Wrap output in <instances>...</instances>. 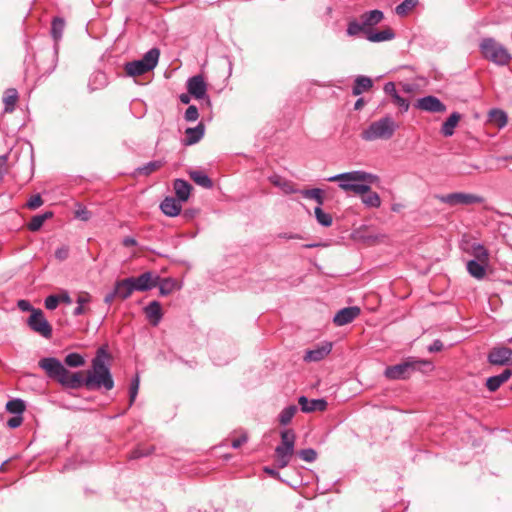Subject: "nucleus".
I'll return each instance as SVG.
<instances>
[{
	"label": "nucleus",
	"instance_id": "1",
	"mask_svg": "<svg viewBox=\"0 0 512 512\" xmlns=\"http://www.w3.org/2000/svg\"><path fill=\"white\" fill-rule=\"evenodd\" d=\"M327 180L338 182L339 187L345 192L363 195L369 192L371 184L377 180V177L362 170H355L331 176Z\"/></svg>",
	"mask_w": 512,
	"mask_h": 512
},
{
	"label": "nucleus",
	"instance_id": "2",
	"mask_svg": "<svg viewBox=\"0 0 512 512\" xmlns=\"http://www.w3.org/2000/svg\"><path fill=\"white\" fill-rule=\"evenodd\" d=\"M38 365L50 378L58 380L63 386L77 389L85 385V379L82 377L81 372L71 373L57 358H42Z\"/></svg>",
	"mask_w": 512,
	"mask_h": 512
},
{
	"label": "nucleus",
	"instance_id": "3",
	"mask_svg": "<svg viewBox=\"0 0 512 512\" xmlns=\"http://www.w3.org/2000/svg\"><path fill=\"white\" fill-rule=\"evenodd\" d=\"M108 354L103 348H100L96 357L92 361V371H90L85 378V386L89 390L105 388L111 390L114 386V381L107 367L105 361Z\"/></svg>",
	"mask_w": 512,
	"mask_h": 512
},
{
	"label": "nucleus",
	"instance_id": "4",
	"mask_svg": "<svg viewBox=\"0 0 512 512\" xmlns=\"http://www.w3.org/2000/svg\"><path fill=\"white\" fill-rule=\"evenodd\" d=\"M416 370L423 372L431 371L433 370V364L428 360L409 357L402 363L388 366L384 371V375L390 380L407 379Z\"/></svg>",
	"mask_w": 512,
	"mask_h": 512
},
{
	"label": "nucleus",
	"instance_id": "5",
	"mask_svg": "<svg viewBox=\"0 0 512 512\" xmlns=\"http://www.w3.org/2000/svg\"><path fill=\"white\" fill-rule=\"evenodd\" d=\"M398 128V123L391 116H385L370 123L361 132V138L365 141L389 140Z\"/></svg>",
	"mask_w": 512,
	"mask_h": 512
},
{
	"label": "nucleus",
	"instance_id": "6",
	"mask_svg": "<svg viewBox=\"0 0 512 512\" xmlns=\"http://www.w3.org/2000/svg\"><path fill=\"white\" fill-rule=\"evenodd\" d=\"M479 48L485 59L498 66L508 65L512 59L508 50L494 38L482 39Z\"/></svg>",
	"mask_w": 512,
	"mask_h": 512
},
{
	"label": "nucleus",
	"instance_id": "7",
	"mask_svg": "<svg viewBox=\"0 0 512 512\" xmlns=\"http://www.w3.org/2000/svg\"><path fill=\"white\" fill-rule=\"evenodd\" d=\"M296 435L292 429L281 432V443L275 448V463L277 468L287 467L295 452Z\"/></svg>",
	"mask_w": 512,
	"mask_h": 512
},
{
	"label": "nucleus",
	"instance_id": "8",
	"mask_svg": "<svg viewBox=\"0 0 512 512\" xmlns=\"http://www.w3.org/2000/svg\"><path fill=\"white\" fill-rule=\"evenodd\" d=\"M160 51L157 48H152L144 54V56L125 65V71L129 76H140L153 70L159 60Z\"/></svg>",
	"mask_w": 512,
	"mask_h": 512
},
{
	"label": "nucleus",
	"instance_id": "9",
	"mask_svg": "<svg viewBox=\"0 0 512 512\" xmlns=\"http://www.w3.org/2000/svg\"><path fill=\"white\" fill-rule=\"evenodd\" d=\"M27 324L30 329L44 338H50L52 336V327L44 316L42 310H33V313L29 316Z\"/></svg>",
	"mask_w": 512,
	"mask_h": 512
},
{
	"label": "nucleus",
	"instance_id": "10",
	"mask_svg": "<svg viewBox=\"0 0 512 512\" xmlns=\"http://www.w3.org/2000/svg\"><path fill=\"white\" fill-rule=\"evenodd\" d=\"M438 199L447 205L457 206V205H471L476 203H482L483 198L474 194L469 193H450L447 195L438 196Z\"/></svg>",
	"mask_w": 512,
	"mask_h": 512
},
{
	"label": "nucleus",
	"instance_id": "11",
	"mask_svg": "<svg viewBox=\"0 0 512 512\" xmlns=\"http://www.w3.org/2000/svg\"><path fill=\"white\" fill-rule=\"evenodd\" d=\"M132 280L133 288L135 291H148L154 287H157L159 276L147 271L139 275L138 277H130Z\"/></svg>",
	"mask_w": 512,
	"mask_h": 512
},
{
	"label": "nucleus",
	"instance_id": "12",
	"mask_svg": "<svg viewBox=\"0 0 512 512\" xmlns=\"http://www.w3.org/2000/svg\"><path fill=\"white\" fill-rule=\"evenodd\" d=\"M331 350L332 343L325 341L320 344H317L312 349L307 350L303 359L306 362H318L324 359L327 355H329Z\"/></svg>",
	"mask_w": 512,
	"mask_h": 512
},
{
	"label": "nucleus",
	"instance_id": "13",
	"mask_svg": "<svg viewBox=\"0 0 512 512\" xmlns=\"http://www.w3.org/2000/svg\"><path fill=\"white\" fill-rule=\"evenodd\" d=\"M188 93L196 99H203L206 96L207 86L203 76L195 75L187 80Z\"/></svg>",
	"mask_w": 512,
	"mask_h": 512
},
{
	"label": "nucleus",
	"instance_id": "14",
	"mask_svg": "<svg viewBox=\"0 0 512 512\" xmlns=\"http://www.w3.org/2000/svg\"><path fill=\"white\" fill-rule=\"evenodd\" d=\"M488 361L493 365L512 364V350L507 347H496L488 354Z\"/></svg>",
	"mask_w": 512,
	"mask_h": 512
},
{
	"label": "nucleus",
	"instance_id": "15",
	"mask_svg": "<svg viewBox=\"0 0 512 512\" xmlns=\"http://www.w3.org/2000/svg\"><path fill=\"white\" fill-rule=\"evenodd\" d=\"M416 107L420 110L440 113L446 111V106L435 96H425L417 100Z\"/></svg>",
	"mask_w": 512,
	"mask_h": 512
},
{
	"label": "nucleus",
	"instance_id": "16",
	"mask_svg": "<svg viewBox=\"0 0 512 512\" xmlns=\"http://www.w3.org/2000/svg\"><path fill=\"white\" fill-rule=\"evenodd\" d=\"M361 313V310L357 306L345 307L339 310L334 318L333 322L337 326H344L346 324L351 323L354 319H356Z\"/></svg>",
	"mask_w": 512,
	"mask_h": 512
},
{
	"label": "nucleus",
	"instance_id": "17",
	"mask_svg": "<svg viewBox=\"0 0 512 512\" xmlns=\"http://www.w3.org/2000/svg\"><path fill=\"white\" fill-rule=\"evenodd\" d=\"M301 411L304 413H310L315 411H324L327 408V401L324 399H312L309 400L305 396H300L298 399Z\"/></svg>",
	"mask_w": 512,
	"mask_h": 512
},
{
	"label": "nucleus",
	"instance_id": "18",
	"mask_svg": "<svg viewBox=\"0 0 512 512\" xmlns=\"http://www.w3.org/2000/svg\"><path fill=\"white\" fill-rule=\"evenodd\" d=\"M114 289L115 294H117V298L120 300L128 299L135 291L133 288L132 280L129 277L116 281Z\"/></svg>",
	"mask_w": 512,
	"mask_h": 512
},
{
	"label": "nucleus",
	"instance_id": "19",
	"mask_svg": "<svg viewBox=\"0 0 512 512\" xmlns=\"http://www.w3.org/2000/svg\"><path fill=\"white\" fill-rule=\"evenodd\" d=\"M161 211L169 217L177 216L181 209V202L173 197H166L160 204Z\"/></svg>",
	"mask_w": 512,
	"mask_h": 512
},
{
	"label": "nucleus",
	"instance_id": "20",
	"mask_svg": "<svg viewBox=\"0 0 512 512\" xmlns=\"http://www.w3.org/2000/svg\"><path fill=\"white\" fill-rule=\"evenodd\" d=\"M488 266L489 263H482L472 259L466 263L467 272L477 280H482L486 276Z\"/></svg>",
	"mask_w": 512,
	"mask_h": 512
},
{
	"label": "nucleus",
	"instance_id": "21",
	"mask_svg": "<svg viewBox=\"0 0 512 512\" xmlns=\"http://www.w3.org/2000/svg\"><path fill=\"white\" fill-rule=\"evenodd\" d=\"M204 136V125L199 123L196 127H190L185 130L183 144L190 146L198 143Z\"/></svg>",
	"mask_w": 512,
	"mask_h": 512
},
{
	"label": "nucleus",
	"instance_id": "22",
	"mask_svg": "<svg viewBox=\"0 0 512 512\" xmlns=\"http://www.w3.org/2000/svg\"><path fill=\"white\" fill-rule=\"evenodd\" d=\"M466 253L473 257L472 260L489 263V251L480 243H472Z\"/></svg>",
	"mask_w": 512,
	"mask_h": 512
},
{
	"label": "nucleus",
	"instance_id": "23",
	"mask_svg": "<svg viewBox=\"0 0 512 512\" xmlns=\"http://www.w3.org/2000/svg\"><path fill=\"white\" fill-rule=\"evenodd\" d=\"M173 188L177 197V200L180 202H185L188 200L192 186L183 179H176L173 183Z\"/></svg>",
	"mask_w": 512,
	"mask_h": 512
},
{
	"label": "nucleus",
	"instance_id": "24",
	"mask_svg": "<svg viewBox=\"0 0 512 512\" xmlns=\"http://www.w3.org/2000/svg\"><path fill=\"white\" fill-rule=\"evenodd\" d=\"M146 317L154 326L158 325L162 318V308L158 301H152L144 309Z\"/></svg>",
	"mask_w": 512,
	"mask_h": 512
},
{
	"label": "nucleus",
	"instance_id": "25",
	"mask_svg": "<svg viewBox=\"0 0 512 512\" xmlns=\"http://www.w3.org/2000/svg\"><path fill=\"white\" fill-rule=\"evenodd\" d=\"M511 376L512 370L505 369L501 374L489 377L486 381V387L489 391L494 392Z\"/></svg>",
	"mask_w": 512,
	"mask_h": 512
},
{
	"label": "nucleus",
	"instance_id": "26",
	"mask_svg": "<svg viewBox=\"0 0 512 512\" xmlns=\"http://www.w3.org/2000/svg\"><path fill=\"white\" fill-rule=\"evenodd\" d=\"M384 18L383 12L380 10H371L368 12L363 13L360 16V20L362 24L364 25L365 29L373 27L380 23Z\"/></svg>",
	"mask_w": 512,
	"mask_h": 512
},
{
	"label": "nucleus",
	"instance_id": "27",
	"mask_svg": "<svg viewBox=\"0 0 512 512\" xmlns=\"http://www.w3.org/2000/svg\"><path fill=\"white\" fill-rule=\"evenodd\" d=\"M461 115L458 112H453L446 121L442 124L441 134L445 137H450L454 134V130L457 127Z\"/></svg>",
	"mask_w": 512,
	"mask_h": 512
},
{
	"label": "nucleus",
	"instance_id": "28",
	"mask_svg": "<svg viewBox=\"0 0 512 512\" xmlns=\"http://www.w3.org/2000/svg\"><path fill=\"white\" fill-rule=\"evenodd\" d=\"M394 36H395V34L390 28H387V29H384L381 31H377V32H374L371 30L366 31V38L370 42L388 41V40H392L394 38Z\"/></svg>",
	"mask_w": 512,
	"mask_h": 512
},
{
	"label": "nucleus",
	"instance_id": "29",
	"mask_svg": "<svg viewBox=\"0 0 512 512\" xmlns=\"http://www.w3.org/2000/svg\"><path fill=\"white\" fill-rule=\"evenodd\" d=\"M189 176L197 185L203 188L210 189L213 186L212 180L201 170H191Z\"/></svg>",
	"mask_w": 512,
	"mask_h": 512
},
{
	"label": "nucleus",
	"instance_id": "30",
	"mask_svg": "<svg viewBox=\"0 0 512 512\" xmlns=\"http://www.w3.org/2000/svg\"><path fill=\"white\" fill-rule=\"evenodd\" d=\"M373 85L372 80L366 76H358L353 85L352 93L355 96L362 94L365 91H368Z\"/></svg>",
	"mask_w": 512,
	"mask_h": 512
},
{
	"label": "nucleus",
	"instance_id": "31",
	"mask_svg": "<svg viewBox=\"0 0 512 512\" xmlns=\"http://www.w3.org/2000/svg\"><path fill=\"white\" fill-rule=\"evenodd\" d=\"M18 100V91L15 88H8L3 97V102L5 104L4 111L6 113H11L15 109L16 102Z\"/></svg>",
	"mask_w": 512,
	"mask_h": 512
},
{
	"label": "nucleus",
	"instance_id": "32",
	"mask_svg": "<svg viewBox=\"0 0 512 512\" xmlns=\"http://www.w3.org/2000/svg\"><path fill=\"white\" fill-rule=\"evenodd\" d=\"M52 216H53V213L51 211H47L43 214H38V215L33 216L28 224L29 230L33 231V232L38 231L42 227L44 222L47 219H50Z\"/></svg>",
	"mask_w": 512,
	"mask_h": 512
},
{
	"label": "nucleus",
	"instance_id": "33",
	"mask_svg": "<svg viewBox=\"0 0 512 512\" xmlns=\"http://www.w3.org/2000/svg\"><path fill=\"white\" fill-rule=\"evenodd\" d=\"M157 286L159 287V292L162 296L169 295L176 288V281L171 278L161 279L159 277V281Z\"/></svg>",
	"mask_w": 512,
	"mask_h": 512
},
{
	"label": "nucleus",
	"instance_id": "34",
	"mask_svg": "<svg viewBox=\"0 0 512 512\" xmlns=\"http://www.w3.org/2000/svg\"><path fill=\"white\" fill-rule=\"evenodd\" d=\"M300 194L304 198L315 200L318 206H322L324 203L323 191L319 188L301 190Z\"/></svg>",
	"mask_w": 512,
	"mask_h": 512
},
{
	"label": "nucleus",
	"instance_id": "35",
	"mask_svg": "<svg viewBox=\"0 0 512 512\" xmlns=\"http://www.w3.org/2000/svg\"><path fill=\"white\" fill-rule=\"evenodd\" d=\"M26 405L25 402L22 399H13L7 402L6 404V410L9 413L15 414V415H22V413L25 411Z\"/></svg>",
	"mask_w": 512,
	"mask_h": 512
},
{
	"label": "nucleus",
	"instance_id": "36",
	"mask_svg": "<svg viewBox=\"0 0 512 512\" xmlns=\"http://www.w3.org/2000/svg\"><path fill=\"white\" fill-rule=\"evenodd\" d=\"M362 202L367 207L372 208H378L381 205L380 196L376 192L371 191V189L362 195Z\"/></svg>",
	"mask_w": 512,
	"mask_h": 512
},
{
	"label": "nucleus",
	"instance_id": "37",
	"mask_svg": "<svg viewBox=\"0 0 512 512\" xmlns=\"http://www.w3.org/2000/svg\"><path fill=\"white\" fill-rule=\"evenodd\" d=\"M417 4L418 0H404L396 6L395 12L399 16H406L417 6Z\"/></svg>",
	"mask_w": 512,
	"mask_h": 512
},
{
	"label": "nucleus",
	"instance_id": "38",
	"mask_svg": "<svg viewBox=\"0 0 512 512\" xmlns=\"http://www.w3.org/2000/svg\"><path fill=\"white\" fill-rule=\"evenodd\" d=\"M297 412V407L295 405H290L285 407L281 413L279 414V422L281 425H287L291 422L292 418Z\"/></svg>",
	"mask_w": 512,
	"mask_h": 512
},
{
	"label": "nucleus",
	"instance_id": "39",
	"mask_svg": "<svg viewBox=\"0 0 512 512\" xmlns=\"http://www.w3.org/2000/svg\"><path fill=\"white\" fill-rule=\"evenodd\" d=\"M91 300V296L87 292H83L79 294L77 297L76 303L78 304L77 307L73 311L74 316H80L85 313L84 305L89 303Z\"/></svg>",
	"mask_w": 512,
	"mask_h": 512
},
{
	"label": "nucleus",
	"instance_id": "40",
	"mask_svg": "<svg viewBox=\"0 0 512 512\" xmlns=\"http://www.w3.org/2000/svg\"><path fill=\"white\" fill-rule=\"evenodd\" d=\"M315 217L319 224L324 227H329L332 224V216L321 209V206H317L314 210Z\"/></svg>",
	"mask_w": 512,
	"mask_h": 512
},
{
	"label": "nucleus",
	"instance_id": "41",
	"mask_svg": "<svg viewBox=\"0 0 512 512\" xmlns=\"http://www.w3.org/2000/svg\"><path fill=\"white\" fill-rule=\"evenodd\" d=\"M64 26H65V22L63 19L55 18L53 20L52 27H51V34L56 41L62 37Z\"/></svg>",
	"mask_w": 512,
	"mask_h": 512
},
{
	"label": "nucleus",
	"instance_id": "42",
	"mask_svg": "<svg viewBox=\"0 0 512 512\" xmlns=\"http://www.w3.org/2000/svg\"><path fill=\"white\" fill-rule=\"evenodd\" d=\"M163 166V162L161 160L150 161L144 166L138 168V172L143 175H149L150 173L158 170Z\"/></svg>",
	"mask_w": 512,
	"mask_h": 512
},
{
	"label": "nucleus",
	"instance_id": "43",
	"mask_svg": "<svg viewBox=\"0 0 512 512\" xmlns=\"http://www.w3.org/2000/svg\"><path fill=\"white\" fill-rule=\"evenodd\" d=\"M84 362V358L78 353H70L65 357V364L70 367H80Z\"/></svg>",
	"mask_w": 512,
	"mask_h": 512
},
{
	"label": "nucleus",
	"instance_id": "44",
	"mask_svg": "<svg viewBox=\"0 0 512 512\" xmlns=\"http://www.w3.org/2000/svg\"><path fill=\"white\" fill-rule=\"evenodd\" d=\"M139 385H140V379H139V376L136 375L132 381H131V384H130V389H129V406H132L136 397H137V394H138V390H139Z\"/></svg>",
	"mask_w": 512,
	"mask_h": 512
},
{
	"label": "nucleus",
	"instance_id": "45",
	"mask_svg": "<svg viewBox=\"0 0 512 512\" xmlns=\"http://www.w3.org/2000/svg\"><path fill=\"white\" fill-rule=\"evenodd\" d=\"M362 31L366 33L367 30L365 29V27L361 21L360 22H358V21L349 22L348 27H347V34L349 36H356Z\"/></svg>",
	"mask_w": 512,
	"mask_h": 512
},
{
	"label": "nucleus",
	"instance_id": "46",
	"mask_svg": "<svg viewBox=\"0 0 512 512\" xmlns=\"http://www.w3.org/2000/svg\"><path fill=\"white\" fill-rule=\"evenodd\" d=\"M299 457L305 462H314L317 458V453L312 448L302 449L298 452Z\"/></svg>",
	"mask_w": 512,
	"mask_h": 512
},
{
	"label": "nucleus",
	"instance_id": "47",
	"mask_svg": "<svg viewBox=\"0 0 512 512\" xmlns=\"http://www.w3.org/2000/svg\"><path fill=\"white\" fill-rule=\"evenodd\" d=\"M198 117H199L198 108L194 105H190L185 111L184 119L187 122H194L198 119Z\"/></svg>",
	"mask_w": 512,
	"mask_h": 512
},
{
	"label": "nucleus",
	"instance_id": "48",
	"mask_svg": "<svg viewBox=\"0 0 512 512\" xmlns=\"http://www.w3.org/2000/svg\"><path fill=\"white\" fill-rule=\"evenodd\" d=\"M491 117L495 119V121L498 123L499 127H503L507 123V116L506 114L501 110H493L490 113Z\"/></svg>",
	"mask_w": 512,
	"mask_h": 512
},
{
	"label": "nucleus",
	"instance_id": "49",
	"mask_svg": "<svg viewBox=\"0 0 512 512\" xmlns=\"http://www.w3.org/2000/svg\"><path fill=\"white\" fill-rule=\"evenodd\" d=\"M393 102L403 111L406 112L409 109V101L402 96H400L398 93L393 96Z\"/></svg>",
	"mask_w": 512,
	"mask_h": 512
},
{
	"label": "nucleus",
	"instance_id": "50",
	"mask_svg": "<svg viewBox=\"0 0 512 512\" xmlns=\"http://www.w3.org/2000/svg\"><path fill=\"white\" fill-rule=\"evenodd\" d=\"M59 297L58 295H49L48 297H46L45 301H44V305H45V308L48 309V310H54L57 308V306L59 305Z\"/></svg>",
	"mask_w": 512,
	"mask_h": 512
},
{
	"label": "nucleus",
	"instance_id": "51",
	"mask_svg": "<svg viewBox=\"0 0 512 512\" xmlns=\"http://www.w3.org/2000/svg\"><path fill=\"white\" fill-rule=\"evenodd\" d=\"M75 217L82 221H88L91 218V212L86 207L79 206L75 211Z\"/></svg>",
	"mask_w": 512,
	"mask_h": 512
},
{
	"label": "nucleus",
	"instance_id": "52",
	"mask_svg": "<svg viewBox=\"0 0 512 512\" xmlns=\"http://www.w3.org/2000/svg\"><path fill=\"white\" fill-rule=\"evenodd\" d=\"M150 453H151L150 449L138 447L130 453L129 458L130 459H139L141 457L148 456Z\"/></svg>",
	"mask_w": 512,
	"mask_h": 512
},
{
	"label": "nucleus",
	"instance_id": "53",
	"mask_svg": "<svg viewBox=\"0 0 512 512\" xmlns=\"http://www.w3.org/2000/svg\"><path fill=\"white\" fill-rule=\"evenodd\" d=\"M42 204H43V200H42L41 196L39 194H36L29 199L27 206H28V208L34 210V209H37L38 207H40Z\"/></svg>",
	"mask_w": 512,
	"mask_h": 512
},
{
	"label": "nucleus",
	"instance_id": "54",
	"mask_svg": "<svg viewBox=\"0 0 512 512\" xmlns=\"http://www.w3.org/2000/svg\"><path fill=\"white\" fill-rule=\"evenodd\" d=\"M248 440L247 434L245 432L241 433L239 437L233 438L231 441V445L233 448L237 449L241 447Z\"/></svg>",
	"mask_w": 512,
	"mask_h": 512
},
{
	"label": "nucleus",
	"instance_id": "55",
	"mask_svg": "<svg viewBox=\"0 0 512 512\" xmlns=\"http://www.w3.org/2000/svg\"><path fill=\"white\" fill-rule=\"evenodd\" d=\"M22 421H23L22 416L16 415L7 421V426L9 428H17L22 424Z\"/></svg>",
	"mask_w": 512,
	"mask_h": 512
},
{
	"label": "nucleus",
	"instance_id": "56",
	"mask_svg": "<svg viewBox=\"0 0 512 512\" xmlns=\"http://www.w3.org/2000/svg\"><path fill=\"white\" fill-rule=\"evenodd\" d=\"M263 471L266 474H268L270 477H272L276 480L282 481L280 473L276 469L266 466L263 468Z\"/></svg>",
	"mask_w": 512,
	"mask_h": 512
},
{
	"label": "nucleus",
	"instance_id": "57",
	"mask_svg": "<svg viewBox=\"0 0 512 512\" xmlns=\"http://www.w3.org/2000/svg\"><path fill=\"white\" fill-rule=\"evenodd\" d=\"M18 307L19 309H21L22 311H30L31 314L33 313V310H36L35 308L32 307V305L30 304L29 301L27 300H19L18 301Z\"/></svg>",
	"mask_w": 512,
	"mask_h": 512
},
{
	"label": "nucleus",
	"instance_id": "58",
	"mask_svg": "<svg viewBox=\"0 0 512 512\" xmlns=\"http://www.w3.org/2000/svg\"><path fill=\"white\" fill-rule=\"evenodd\" d=\"M384 91L386 94L390 95L392 98L395 94H397L396 86L393 82H388L384 85Z\"/></svg>",
	"mask_w": 512,
	"mask_h": 512
},
{
	"label": "nucleus",
	"instance_id": "59",
	"mask_svg": "<svg viewBox=\"0 0 512 512\" xmlns=\"http://www.w3.org/2000/svg\"><path fill=\"white\" fill-rule=\"evenodd\" d=\"M443 348V343L440 340H435L429 347V352H438L441 351Z\"/></svg>",
	"mask_w": 512,
	"mask_h": 512
},
{
	"label": "nucleus",
	"instance_id": "60",
	"mask_svg": "<svg viewBox=\"0 0 512 512\" xmlns=\"http://www.w3.org/2000/svg\"><path fill=\"white\" fill-rule=\"evenodd\" d=\"M55 256L57 259L59 260H64L67 258L68 256V249L67 248H60V249H57L56 252H55Z\"/></svg>",
	"mask_w": 512,
	"mask_h": 512
},
{
	"label": "nucleus",
	"instance_id": "61",
	"mask_svg": "<svg viewBox=\"0 0 512 512\" xmlns=\"http://www.w3.org/2000/svg\"><path fill=\"white\" fill-rule=\"evenodd\" d=\"M58 297L59 302L65 303L67 305H70L72 303V299L67 292H63L62 294L58 295Z\"/></svg>",
	"mask_w": 512,
	"mask_h": 512
},
{
	"label": "nucleus",
	"instance_id": "62",
	"mask_svg": "<svg viewBox=\"0 0 512 512\" xmlns=\"http://www.w3.org/2000/svg\"><path fill=\"white\" fill-rule=\"evenodd\" d=\"M117 298V294H115V289H113V291H111L110 293H108L105 297H104V302L108 305L112 304V302L114 301V299Z\"/></svg>",
	"mask_w": 512,
	"mask_h": 512
},
{
	"label": "nucleus",
	"instance_id": "63",
	"mask_svg": "<svg viewBox=\"0 0 512 512\" xmlns=\"http://www.w3.org/2000/svg\"><path fill=\"white\" fill-rule=\"evenodd\" d=\"M122 243L125 247H131V246L137 245V241L132 237H125L123 239Z\"/></svg>",
	"mask_w": 512,
	"mask_h": 512
},
{
	"label": "nucleus",
	"instance_id": "64",
	"mask_svg": "<svg viewBox=\"0 0 512 512\" xmlns=\"http://www.w3.org/2000/svg\"><path fill=\"white\" fill-rule=\"evenodd\" d=\"M179 99H180V101H181L183 104H189V102H190V94H184V93H183V94H181V95L179 96Z\"/></svg>",
	"mask_w": 512,
	"mask_h": 512
}]
</instances>
